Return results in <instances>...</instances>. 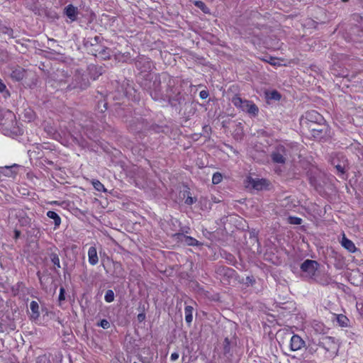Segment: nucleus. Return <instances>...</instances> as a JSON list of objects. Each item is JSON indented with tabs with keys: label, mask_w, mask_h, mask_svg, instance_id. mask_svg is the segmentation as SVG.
I'll return each mask as SVG.
<instances>
[{
	"label": "nucleus",
	"mask_w": 363,
	"mask_h": 363,
	"mask_svg": "<svg viewBox=\"0 0 363 363\" xmlns=\"http://www.w3.org/2000/svg\"><path fill=\"white\" fill-rule=\"evenodd\" d=\"M164 82L166 84L164 101L167 102L172 108L181 111L182 106L186 104V99L189 96L177 86V82L172 77H165Z\"/></svg>",
	"instance_id": "nucleus-1"
},
{
	"label": "nucleus",
	"mask_w": 363,
	"mask_h": 363,
	"mask_svg": "<svg viewBox=\"0 0 363 363\" xmlns=\"http://www.w3.org/2000/svg\"><path fill=\"white\" fill-rule=\"evenodd\" d=\"M150 79L145 84V89H147L152 99L155 101H164L165 98L166 84L164 82L165 77H170L164 73L160 74H149Z\"/></svg>",
	"instance_id": "nucleus-2"
},
{
	"label": "nucleus",
	"mask_w": 363,
	"mask_h": 363,
	"mask_svg": "<svg viewBox=\"0 0 363 363\" xmlns=\"http://www.w3.org/2000/svg\"><path fill=\"white\" fill-rule=\"evenodd\" d=\"M313 342L318 347L316 350L324 352L326 358L333 359L337 355L339 343L335 337L323 336L318 340H313Z\"/></svg>",
	"instance_id": "nucleus-3"
},
{
	"label": "nucleus",
	"mask_w": 363,
	"mask_h": 363,
	"mask_svg": "<svg viewBox=\"0 0 363 363\" xmlns=\"http://www.w3.org/2000/svg\"><path fill=\"white\" fill-rule=\"evenodd\" d=\"M233 105L241 109L242 111L247 113L249 115L255 117L258 115L259 108L252 101L242 99L238 95H235L232 99Z\"/></svg>",
	"instance_id": "nucleus-4"
},
{
	"label": "nucleus",
	"mask_w": 363,
	"mask_h": 363,
	"mask_svg": "<svg viewBox=\"0 0 363 363\" xmlns=\"http://www.w3.org/2000/svg\"><path fill=\"white\" fill-rule=\"evenodd\" d=\"M311 135L317 140H327L330 138V130L325 123H310L308 127Z\"/></svg>",
	"instance_id": "nucleus-5"
},
{
	"label": "nucleus",
	"mask_w": 363,
	"mask_h": 363,
	"mask_svg": "<svg viewBox=\"0 0 363 363\" xmlns=\"http://www.w3.org/2000/svg\"><path fill=\"white\" fill-rule=\"evenodd\" d=\"M216 273L224 285H229L232 280H236L238 275L235 269L223 265L216 267Z\"/></svg>",
	"instance_id": "nucleus-6"
},
{
	"label": "nucleus",
	"mask_w": 363,
	"mask_h": 363,
	"mask_svg": "<svg viewBox=\"0 0 363 363\" xmlns=\"http://www.w3.org/2000/svg\"><path fill=\"white\" fill-rule=\"evenodd\" d=\"M237 345L236 334L230 337H225L220 345V350L223 355L227 359H230L234 353V350Z\"/></svg>",
	"instance_id": "nucleus-7"
},
{
	"label": "nucleus",
	"mask_w": 363,
	"mask_h": 363,
	"mask_svg": "<svg viewBox=\"0 0 363 363\" xmlns=\"http://www.w3.org/2000/svg\"><path fill=\"white\" fill-rule=\"evenodd\" d=\"M320 267V264L312 259H306L300 266V269L304 277L308 278L313 281H316L315 279V273Z\"/></svg>",
	"instance_id": "nucleus-8"
},
{
	"label": "nucleus",
	"mask_w": 363,
	"mask_h": 363,
	"mask_svg": "<svg viewBox=\"0 0 363 363\" xmlns=\"http://www.w3.org/2000/svg\"><path fill=\"white\" fill-rule=\"evenodd\" d=\"M331 162L337 170L340 176H342V178H344L343 176L349 169V162L345 156L343 154L338 153L332 159Z\"/></svg>",
	"instance_id": "nucleus-9"
},
{
	"label": "nucleus",
	"mask_w": 363,
	"mask_h": 363,
	"mask_svg": "<svg viewBox=\"0 0 363 363\" xmlns=\"http://www.w3.org/2000/svg\"><path fill=\"white\" fill-rule=\"evenodd\" d=\"M324 122L323 117L315 110H311L305 113L301 119V124L307 128L310 123H319Z\"/></svg>",
	"instance_id": "nucleus-10"
},
{
	"label": "nucleus",
	"mask_w": 363,
	"mask_h": 363,
	"mask_svg": "<svg viewBox=\"0 0 363 363\" xmlns=\"http://www.w3.org/2000/svg\"><path fill=\"white\" fill-rule=\"evenodd\" d=\"M9 69V77L13 82H21L26 77L27 70L18 65H11Z\"/></svg>",
	"instance_id": "nucleus-11"
},
{
	"label": "nucleus",
	"mask_w": 363,
	"mask_h": 363,
	"mask_svg": "<svg viewBox=\"0 0 363 363\" xmlns=\"http://www.w3.org/2000/svg\"><path fill=\"white\" fill-rule=\"evenodd\" d=\"M286 149L282 145H277L271 155L274 163L284 164L286 162Z\"/></svg>",
	"instance_id": "nucleus-12"
},
{
	"label": "nucleus",
	"mask_w": 363,
	"mask_h": 363,
	"mask_svg": "<svg viewBox=\"0 0 363 363\" xmlns=\"http://www.w3.org/2000/svg\"><path fill=\"white\" fill-rule=\"evenodd\" d=\"M74 82L75 83L74 84H69L67 86L68 89H79L84 90L89 86V79L86 77H84V76L80 74L74 75Z\"/></svg>",
	"instance_id": "nucleus-13"
},
{
	"label": "nucleus",
	"mask_w": 363,
	"mask_h": 363,
	"mask_svg": "<svg viewBox=\"0 0 363 363\" xmlns=\"http://www.w3.org/2000/svg\"><path fill=\"white\" fill-rule=\"evenodd\" d=\"M18 164L0 167V181L4 180L6 177H15L17 174Z\"/></svg>",
	"instance_id": "nucleus-14"
},
{
	"label": "nucleus",
	"mask_w": 363,
	"mask_h": 363,
	"mask_svg": "<svg viewBox=\"0 0 363 363\" xmlns=\"http://www.w3.org/2000/svg\"><path fill=\"white\" fill-rule=\"evenodd\" d=\"M136 68L141 72H146L151 69V61L145 56H140L135 62Z\"/></svg>",
	"instance_id": "nucleus-15"
},
{
	"label": "nucleus",
	"mask_w": 363,
	"mask_h": 363,
	"mask_svg": "<svg viewBox=\"0 0 363 363\" xmlns=\"http://www.w3.org/2000/svg\"><path fill=\"white\" fill-rule=\"evenodd\" d=\"M251 157L257 162L263 163L267 161V152L258 146H255L251 151Z\"/></svg>",
	"instance_id": "nucleus-16"
},
{
	"label": "nucleus",
	"mask_w": 363,
	"mask_h": 363,
	"mask_svg": "<svg viewBox=\"0 0 363 363\" xmlns=\"http://www.w3.org/2000/svg\"><path fill=\"white\" fill-rule=\"evenodd\" d=\"M16 218L21 227H30L31 218L28 217L25 211L18 209L16 213Z\"/></svg>",
	"instance_id": "nucleus-17"
},
{
	"label": "nucleus",
	"mask_w": 363,
	"mask_h": 363,
	"mask_svg": "<svg viewBox=\"0 0 363 363\" xmlns=\"http://www.w3.org/2000/svg\"><path fill=\"white\" fill-rule=\"evenodd\" d=\"M306 346L305 341L298 335H294L290 339V350L298 351Z\"/></svg>",
	"instance_id": "nucleus-18"
},
{
	"label": "nucleus",
	"mask_w": 363,
	"mask_h": 363,
	"mask_svg": "<svg viewBox=\"0 0 363 363\" xmlns=\"http://www.w3.org/2000/svg\"><path fill=\"white\" fill-rule=\"evenodd\" d=\"M196 105L197 103H195L190 97L186 99V104H183L185 107L184 115L187 118H190L196 113L197 111Z\"/></svg>",
	"instance_id": "nucleus-19"
},
{
	"label": "nucleus",
	"mask_w": 363,
	"mask_h": 363,
	"mask_svg": "<svg viewBox=\"0 0 363 363\" xmlns=\"http://www.w3.org/2000/svg\"><path fill=\"white\" fill-rule=\"evenodd\" d=\"M26 7L34 13L35 15H40L41 13V4L40 0H26Z\"/></svg>",
	"instance_id": "nucleus-20"
},
{
	"label": "nucleus",
	"mask_w": 363,
	"mask_h": 363,
	"mask_svg": "<svg viewBox=\"0 0 363 363\" xmlns=\"http://www.w3.org/2000/svg\"><path fill=\"white\" fill-rule=\"evenodd\" d=\"M79 13L77 7L72 4H68L64 9V14L66 15L71 22L77 21V17Z\"/></svg>",
	"instance_id": "nucleus-21"
},
{
	"label": "nucleus",
	"mask_w": 363,
	"mask_h": 363,
	"mask_svg": "<svg viewBox=\"0 0 363 363\" xmlns=\"http://www.w3.org/2000/svg\"><path fill=\"white\" fill-rule=\"evenodd\" d=\"M94 50L96 52V53H93V55L98 57L101 60H106L110 59L111 57V50L107 47L100 46V48L94 49Z\"/></svg>",
	"instance_id": "nucleus-22"
},
{
	"label": "nucleus",
	"mask_w": 363,
	"mask_h": 363,
	"mask_svg": "<svg viewBox=\"0 0 363 363\" xmlns=\"http://www.w3.org/2000/svg\"><path fill=\"white\" fill-rule=\"evenodd\" d=\"M15 329L16 325L12 319H0V333H9Z\"/></svg>",
	"instance_id": "nucleus-23"
},
{
	"label": "nucleus",
	"mask_w": 363,
	"mask_h": 363,
	"mask_svg": "<svg viewBox=\"0 0 363 363\" xmlns=\"http://www.w3.org/2000/svg\"><path fill=\"white\" fill-rule=\"evenodd\" d=\"M342 246L350 252H355L357 250V248L355 247L354 242L348 239L345 234H343L342 240H341Z\"/></svg>",
	"instance_id": "nucleus-24"
},
{
	"label": "nucleus",
	"mask_w": 363,
	"mask_h": 363,
	"mask_svg": "<svg viewBox=\"0 0 363 363\" xmlns=\"http://www.w3.org/2000/svg\"><path fill=\"white\" fill-rule=\"evenodd\" d=\"M103 38L99 35H96L94 38H88L87 39H84L83 45L85 48H88L89 47H94L100 44Z\"/></svg>",
	"instance_id": "nucleus-25"
},
{
	"label": "nucleus",
	"mask_w": 363,
	"mask_h": 363,
	"mask_svg": "<svg viewBox=\"0 0 363 363\" xmlns=\"http://www.w3.org/2000/svg\"><path fill=\"white\" fill-rule=\"evenodd\" d=\"M88 259L91 265H96L99 262L96 248L94 246L90 247L88 250Z\"/></svg>",
	"instance_id": "nucleus-26"
},
{
	"label": "nucleus",
	"mask_w": 363,
	"mask_h": 363,
	"mask_svg": "<svg viewBox=\"0 0 363 363\" xmlns=\"http://www.w3.org/2000/svg\"><path fill=\"white\" fill-rule=\"evenodd\" d=\"M13 33V30L11 28L8 27L6 25L0 23V35H3L5 37H7L8 39H12L16 38Z\"/></svg>",
	"instance_id": "nucleus-27"
},
{
	"label": "nucleus",
	"mask_w": 363,
	"mask_h": 363,
	"mask_svg": "<svg viewBox=\"0 0 363 363\" xmlns=\"http://www.w3.org/2000/svg\"><path fill=\"white\" fill-rule=\"evenodd\" d=\"M39 16H45L48 19L55 20L58 18V15L55 10L48 8L41 7V13L38 15Z\"/></svg>",
	"instance_id": "nucleus-28"
},
{
	"label": "nucleus",
	"mask_w": 363,
	"mask_h": 363,
	"mask_svg": "<svg viewBox=\"0 0 363 363\" xmlns=\"http://www.w3.org/2000/svg\"><path fill=\"white\" fill-rule=\"evenodd\" d=\"M312 327L318 333H325L328 330V328L325 326L318 319H314Z\"/></svg>",
	"instance_id": "nucleus-29"
},
{
	"label": "nucleus",
	"mask_w": 363,
	"mask_h": 363,
	"mask_svg": "<svg viewBox=\"0 0 363 363\" xmlns=\"http://www.w3.org/2000/svg\"><path fill=\"white\" fill-rule=\"evenodd\" d=\"M265 183V179L249 178V184L256 190H262Z\"/></svg>",
	"instance_id": "nucleus-30"
},
{
	"label": "nucleus",
	"mask_w": 363,
	"mask_h": 363,
	"mask_svg": "<svg viewBox=\"0 0 363 363\" xmlns=\"http://www.w3.org/2000/svg\"><path fill=\"white\" fill-rule=\"evenodd\" d=\"M265 95L267 100L279 101L281 98V94L277 90L266 91Z\"/></svg>",
	"instance_id": "nucleus-31"
},
{
	"label": "nucleus",
	"mask_w": 363,
	"mask_h": 363,
	"mask_svg": "<svg viewBox=\"0 0 363 363\" xmlns=\"http://www.w3.org/2000/svg\"><path fill=\"white\" fill-rule=\"evenodd\" d=\"M47 216L54 220L55 227L60 226L61 223V218L56 212L53 211H49L47 212Z\"/></svg>",
	"instance_id": "nucleus-32"
},
{
	"label": "nucleus",
	"mask_w": 363,
	"mask_h": 363,
	"mask_svg": "<svg viewBox=\"0 0 363 363\" xmlns=\"http://www.w3.org/2000/svg\"><path fill=\"white\" fill-rule=\"evenodd\" d=\"M25 284L22 281H18L16 284L11 287V292L14 296H17L20 291H23L25 289Z\"/></svg>",
	"instance_id": "nucleus-33"
},
{
	"label": "nucleus",
	"mask_w": 363,
	"mask_h": 363,
	"mask_svg": "<svg viewBox=\"0 0 363 363\" xmlns=\"http://www.w3.org/2000/svg\"><path fill=\"white\" fill-rule=\"evenodd\" d=\"M30 308L35 316L34 318H38L40 315L38 303L35 301H32L30 303Z\"/></svg>",
	"instance_id": "nucleus-34"
},
{
	"label": "nucleus",
	"mask_w": 363,
	"mask_h": 363,
	"mask_svg": "<svg viewBox=\"0 0 363 363\" xmlns=\"http://www.w3.org/2000/svg\"><path fill=\"white\" fill-rule=\"evenodd\" d=\"M184 242L189 246H201L202 243L199 242L196 239L193 237L186 235L184 240Z\"/></svg>",
	"instance_id": "nucleus-35"
},
{
	"label": "nucleus",
	"mask_w": 363,
	"mask_h": 363,
	"mask_svg": "<svg viewBox=\"0 0 363 363\" xmlns=\"http://www.w3.org/2000/svg\"><path fill=\"white\" fill-rule=\"evenodd\" d=\"M183 196L184 197L186 196L184 203L187 205H192L197 201L196 197H192L191 196L190 191L189 190L184 191Z\"/></svg>",
	"instance_id": "nucleus-36"
},
{
	"label": "nucleus",
	"mask_w": 363,
	"mask_h": 363,
	"mask_svg": "<svg viewBox=\"0 0 363 363\" xmlns=\"http://www.w3.org/2000/svg\"><path fill=\"white\" fill-rule=\"evenodd\" d=\"M49 257H50V261L52 262V263H53V264L55 265V267L56 268H60L61 267L60 262V258H59V256H58V255L57 253L51 252L49 255Z\"/></svg>",
	"instance_id": "nucleus-37"
},
{
	"label": "nucleus",
	"mask_w": 363,
	"mask_h": 363,
	"mask_svg": "<svg viewBox=\"0 0 363 363\" xmlns=\"http://www.w3.org/2000/svg\"><path fill=\"white\" fill-rule=\"evenodd\" d=\"M91 184L96 191L101 192L106 191V189H105L104 184L98 179H93L91 181Z\"/></svg>",
	"instance_id": "nucleus-38"
},
{
	"label": "nucleus",
	"mask_w": 363,
	"mask_h": 363,
	"mask_svg": "<svg viewBox=\"0 0 363 363\" xmlns=\"http://www.w3.org/2000/svg\"><path fill=\"white\" fill-rule=\"evenodd\" d=\"M352 32L357 36V40L363 42V28L355 26Z\"/></svg>",
	"instance_id": "nucleus-39"
},
{
	"label": "nucleus",
	"mask_w": 363,
	"mask_h": 363,
	"mask_svg": "<svg viewBox=\"0 0 363 363\" xmlns=\"http://www.w3.org/2000/svg\"><path fill=\"white\" fill-rule=\"evenodd\" d=\"M0 93L3 94V96L6 99L10 96V91L7 89L5 83L1 79H0Z\"/></svg>",
	"instance_id": "nucleus-40"
},
{
	"label": "nucleus",
	"mask_w": 363,
	"mask_h": 363,
	"mask_svg": "<svg viewBox=\"0 0 363 363\" xmlns=\"http://www.w3.org/2000/svg\"><path fill=\"white\" fill-rule=\"evenodd\" d=\"M108 103L105 99L99 100L97 104V109L100 113H104L107 110Z\"/></svg>",
	"instance_id": "nucleus-41"
},
{
	"label": "nucleus",
	"mask_w": 363,
	"mask_h": 363,
	"mask_svg": "<svg viewBox=\"0 0 363 363\" xmlns=\"http://www.w3.org/2000/svg\"><path fill=\"white\" fill-rule=\"evenodd\" d=\"M287 222L291 225H301L303 220L301 218L290 216L287 218Z\"/></svg>",
	"instance_id": "nucleus-42"
},
{
	"label": "nucleus",
	"mask_w": 363,
	"mask_h": 363,
	"mask_svg": "<svg viewBox=\"0 0 363 363\" xmlns=\"http://www.w3.org/2000/svg\"><path fill=\"white\" fill-rule=\"evenodd\" d=\"M114 292L111 289H108L106 291L104 299L107 303H111L114 301Z\"/></svg>",
	"instance_id": "nucleus-43"
},
{
	"label": "nucleus",
	"mask_w": 363,
	"mask_h": 363,
	"mask_svg": "<svg viewBox=\"0 0 363 363\" xmlns=\"http://www.w3.org/2000/svg\"><path fill=\"white\" fill-rule=\"evenodd\" d=\"M334 321H335L337 325L342 328L350 326V319H334Z\"/></svg>",
	"instance_id": "nucleus-44"
},
{
	"label": "nucleus",
	"mask_w": 363,
	"mask_h": 363,
	"mask_svg": "<svg viewBox=\"0 0 363 363\" xmlns=\"http://www.w3.org/2000/svg\"><path fill=\"white\" fill-rule=\"evenodd\" d=\"M223 176L220 172H216L213 174L212 177V183L213 184H218L221 182Z\"/></svg>",
	"instance_id": "nucleus-45"
},
{
	"label": "nucleus",
	"mask_w": 363,
	"mask_h": 363,
	"mask_svg": "<svg viewBox=\"0 0 363 363\" xmlns=\"http://www.w3.org/2000/svg\"><path fill=\"white\" fill-rule=\"evenodd\" d=\"M114 265V269H115V272L116 273V277H121L123 276V269L121 267V264L118 262H116L113 264Z\"/></svg>",
	"instance_id": "nucleus-46"
},
{
	"label": "nucleus",
	"mask_w": 363,
	"mask_h": 363,
	"mask_svg": "<svg viewBox=\"0 0 363 363\" xmlns=\"http://www.w3.org/2000/svg\"><path fill=\"white\" fill-rule=\"evenodd\" d=\"M194 308L191 306H186L184 308L185 318L193 317Z\"/></svg>",
	"instance_id": "nucleus-47"
},
{
	"label": "nucleus",
	"mask_w": 363,
	"mask_h": 363,
	"mask_svg": "<svg viewBox=\"0 0 363 363\" xmlns=\"http://www.w3.org/2000/svg\"><path fill=\"white\" fill-rule=\"evenodd\" d=\"M186 236V235H184V233H177L172 235V238L179 242H184Z\"/></svg>",
	"instance_id": "nucleus-48"
},
{
	"label": "nucleus",
	"mask_w": 363,
	"mask_h": 363,
	"mask_svg": "<svg viewBox=\"0 0 363 363\" xmlns=\"http://www.w3.org/2000/svg\"><path fill=\"white\" fill-rule=\"evenodd\" d=\"M194 5L202 10L203 12L207 13L206 9H207L206 4L201 1H196Z\"/></svg>",
	"instance_id": "nucleus-49"
},
{
	"label": "nucleus",
	"mask_w": 363,
	"mask_h": 363,
	"mask_svg": "<svg viewBox=\"0 0 363 363\" xmlns=\"http://www.w3.org/2000/svg\"><path fill=\"white\" fill-rule=\"evenodd\" d=\"M97 325L104 329L108 328L110 327V323L106 319H101L100 323H99Z\"/></svg>",
	"instance_id": "nucleus-50"
},
{
	"label": "nucleus",
	"mask_w": 363,
	"mask_h": 363,
	"mask_svg": "<svg viewBox=\"0 0 363 363\" xmlns=\"http://www.w3.org/2000/svg\"><path fill=\"white\" fill-rule=\"evenodd\" d=\"M235 135H242V125L241 123H238L236 125V129L235 130Z\"/></svg>",
	"instance_id": "nucleus-51"
},
{
	"label": "nucleus",
	"mask_w": 363,
	"mask_h": 363,
	"mask_svg": "<svg viewBox=\"0 0 363 363\" xmlns=\"http://www.w3.org/2000/svg\"><path fill=\"white\" fill-rule=\"evenodd\" d=\"M331 280L332 279L330 277H326L324 279H322L321 280L316 281L318 282L319 284H322V285H328V284H330Z\"/></svg>",
	"instance_id": "nucleus-52"
},
{
	"label": "nucleus",
	"mask_w": 363,
	"mask_h": 363,
	"mask_svg": "<svg viewBox=\"0 0 363 363\" xmlns=\"http://www.w3.org/2000/svg\"><path fill=\"white\" fill-rule=\"evenodd\" d=\"M73 140L77 143L79 145L82 146V147H85L86 145V141L84 140V139H78L77 138L74 137Z\"/></svg>",
	"instance_id": "nucleus-53"
},
{
	"label": "nucleus",
	"mask_w": 363,
	"mask_h": 363,
	"mask_svg": "<svg viewBox=\"0 0 363 363\" xmlns=\"http://www.w3.org/2000/svg\"><path fill=\"white\" fill-rule=\"evenodd\" d=\"M65 289L63 287H61L60 290L59 297H58L60 302H61L65 299Z\"/></svg>",
	"instance_id": "nucleus-54"
},
{
	"label": "nucleus",
	"mask_w": 363,
	"mask_h": 363,
	"mask_svg": "<svg viewBox=\"0 0 363 363\" xmlns=\"http://www.w3.org/2000/svg\"><path fill=\"white\" fill-rule=\"evenodd\" d=\"M209 96V92L208 90H202L199 93V96L202 99H206Z\"/></svg>",
	"instance_id": "nucleus-55"
},
{
	"label": "nucleus",
	"mask_w": 363,
	"mask_h": 363,
	"mask_svg": "<svg viewBox=\"0 0 363 363\" xmlns=\"http://www.w3.org/2000/svg\"><path fill=\"white\" fill-rule=\"evenodd\" d=\"M255 282V280L252 277H247L244 283L247 285H253Z\"/></svg>",
	"instance_id": "nucleus-56"
},
{
	"label": "nucleus",
	"mask_w": 363,
	"mask_h": 363,
	"mask_svg": "<svg viewBox=\"0 0 363 363\" xmlns=\"http://www.w3.org/2000/svg\"><path fill=\"white\" fill-rule=\"evenodd\" d=\"M190 228L188 227V226H184V227H182L181 229H180V233H184V235L185 234H188L190 233Z\"/></svg>",
	"instance_id": "nucleus-57"
},
{
	"label": "nucleus",
	"mask_w": 363,
	"mask_h": 363,
	"mask_svg": "<svg viewBox=\"0 0 363 363\" xmlns=\"http://www.w3.org/2000/svg\"><path fill=\"white\" fill-rule=\"evenodd\" d=\"M263 327L264 329V331L269 334L272 333V330L270 328V325H267L266 323H263Z\"/></svg>",
	"instance_id": "nucleus-58"
},
{
	"label": "nucleus",
	"mask_w": 363,
	"mask_h": 363,
	"mask_svg": "<svg viewBox=\"0 0 363 363\" xmlns=\"http://www.w3.org/2000/svg\"><path fill=\"white\" fill-rule=\"evenodd\" d=\"M94 69H95L96 74H97V77L101 75L104 72V69L102 67H95Z\"/></svg>",
	"instance_id": "nucleus-59"
},
{
	"label": "nucleus",
	"mask_w": 363,
	"mask_h": 363,
	"mask_svg": "<svg viewBox=\"0 0 363 363\" xmlns=\"http://www.w3.org/2000/svg\"><path fill=\"white\" fill-rule=\"evenodd\" d=\"M179 355L178 352H173L170 356V359L172 362H174L178 359Z\"/></svg>",
	"instance_id": "nucleus-60"
},
{
	"label": "nucleus",
	"mask_w": 363,
	"mask_h": 363,
	"mask_svg": "<svg viewBox=\"0 0 363 363\" xmlns=\"http://www.w3.org/2000/svg\"><path fill=\"white\" fill-rule=\"evenodd\" d=\"M284 305H286V306L285 307H282V308L284 310L290 309V308H294V303H292V302L286 303H284Z\"/></svg>",
	"instance_id": "nucleus-61"
},
{
	"label": "nucleus",
	"mask_w": 363,
	"mask_h": 363,
	"mask_svg": "<svg viewBox=\"0 0 363 363\" xmlns=\"http://www.w3.org/2000/svg\"><path fill=\"white\" fill-rule=\"evenodd\" d=\"M20 236H21V231L18 230H14V239L17 240L20 238Z\"/></svg>",
	"instance_id": "nucleus-62"
},
{
	"label": "nucleus",
	"mask_w": 363,
	"mask_h": 363,
	"mask_svg": "<svg viewBox=\"0 0 363 363\" xmlns=\"http://www.w3.org/2000/svg\"><path fill=\"white\" fill-rule=\"evenodd\" d=\"M228 326L230 328H236L237 327V324L233 322V321H231V320H228Z\"/></svg>",
	"instance_id": "nucleus-63"
},
{
	"label": "nucleus",
	"mask_w": 363,
	"mask_h": 363,
	"mask_svg": "<svg viewBox=\"0 0 363 363\" xmlns=\"http://www.w3.org/2000/svg\"><path fill=\"white\" fill-rule=\"evenodd\" d=\"M45 162L49 164V165H52L53 164V162L50 161V160H45Z\"/></svg>",
	"instance_id": "nucleus-64"
}]
</instances>
